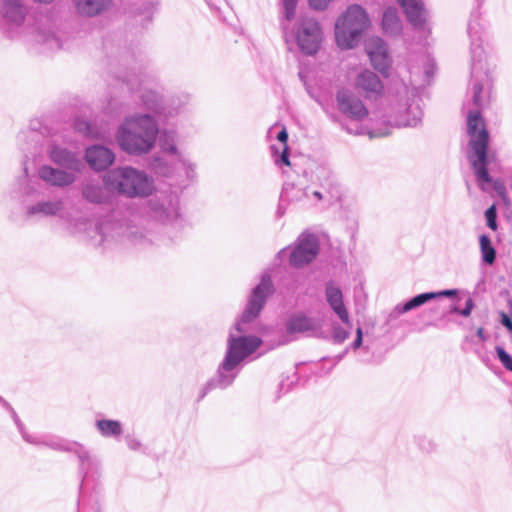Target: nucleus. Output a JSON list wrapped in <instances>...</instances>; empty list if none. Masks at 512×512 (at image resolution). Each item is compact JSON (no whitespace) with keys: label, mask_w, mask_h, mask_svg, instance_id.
<instances>
[{"label":"nucleus","mask_w":512,"mask_h":512,"mask_svg":"<svg viewBox=\"0 0 512 512\" xmlns=\"http://www.w3.org/2000/svg\"><path fill=\"white\" fill-rule=\"evenodd\" d=\"M116 77L118 80L126 84L129 90L135 91L143 83L146 76L143 72L142 65L135 63L123 74L117 75Z\"/></svg>","instance_id":"c85d7f7f"},{"label":"nucleus","mask_w":512,"mask_h":512,"mask_svg":"<svg viewBox=\"0 0 512 512\" xmlns=\"http://www.w3.org/2000/svg\"><path fill=\"white\" fill-rule=\"evenodd\" d=\"M356 90L366 99L376 100L383 94L384 86L380 78L370 70L360 72L354 82Z\"/></svg>","instance_id":"aec40b11"},{"label":"nucleus","mask_w":512,"mask_h":512,"mask_svg":"<svg viewBox=\"0 0 512 512\" xmlns=\"http://www.w3.org/2000/svg\"><path fill=\"white\" fill-rule=\"evenodd\" d=\"M500 323L509 331L512 332V319L505 312L500 313Z\"/></svg>","instance_id":"8fccbe9b"},{"label":"nucleus","mask_w":512,"mask_h":512,"mask_svg":"<svg viewBox=\"0 0 512 512\" xmlns=\"http://www.w3.org/2000/svg\"><path fill=\"white\" fill-rule=\"evenodd\" d=\"M45 151L55 167L49 164L39 166L38 178L57 188H66L74 184L77 174L81 173L85 167L81 153L76 149H69L56 139L48 140Z\"/></svg>","instance_id":"20e7f679"},{"label":"nucleus","mask_w":512,"mask_h":512,"mask_svg":"<svg viewBox=\"0 0 512 512\" xmlns=\"http://www.w3.org/2000/svg\"><path fill=\"white\" fill-rule=\"evenodd\" d=\"M299 78L304 83V85H306L305 76H304V74L302 72H299Z\"/></svg>","instance_id":"6e6d98bb"},{"label":"nucleus","mask_w":512,"mask_h":512,"mask_svg":"<svg viewBox=\"0 0 512 512\" xmlns=\"http://www.w3.org/2000/svg\"><path fill=\"white\" fill-rule=\"evenodd\" d=\"M295 39L302 53L308 56L316 54L323 40L319 23L313 18H302L297 23Z\"/></svg>","instance_id":"4468645a"},{"label":"nucleus","mask_w":512,"mask_h":512,"mask_svg":"<svg viewBox=\"0 0 512 512\" xmlns=\"http://www.w3.org/2000/svg\"><path fill=\"white\" fill-rule=\"evenodd\" d=\"M262 344V340L253 335L235 336L229 334L227 348L215 374L201 387L198 401L213 390H225L233 385L240 374L244 360L253 354Z\"/></svg>","instance_id":"7ed1b4c3"},{"label":"nucleus","mask_w":512,"mask_h":512,"mask_svg":"<svg viewBox=\"0 0 512 512\" xmlns=\"http://www.w3.org/2000/svg\"><path fill=\"white\" fill-rule=\"evenodd\" d=\"M477 336H478L479 338H481V339H483V338H484V329H483V328H479V329L477 330Z\"/></svg>","instance_id":"5fc2aeb1"},{"label":"nucleus","mask_w":512,"mask_h":512,"mask_svg":"<svg viewBox=\"0 0 512 512\" xmlns=\"http://www.w3.org/2000/svg\"><path fill=\"white\" fill-rule=\"evenodd\" d=\"M273 292L274 286L270 274H262L259 284L252 289L245 309L240 319L235 324V329L239 333L247 332L245 325L251 323L259 316L268 297L272 295Z\"/></svg>","instance_id":"ddd939ff"},{"label":"nucleus","mask_w":512,"mask_h":512,"mask_svg":"<svg viewBox=\"0 0 512 512\" xmlns=\"http://www.w3.org/2000/svg\"><path fill=\"white\" fill-rule=\"evenodd\" d=\"M366 52L373 68L383 75H388L391 59L386 43L379 37H372L366 43Z\"/></svg>","instance_id":"a211bd4d"},{"label":"nucleus","mask_w":512,"mask_h":512,"mask_svg":"<svg viewBox=\"0 0 512 512\" xmlns=\"http://www.w3.org/2000/svg\"><path fill=\"white\" fill-rule=\"evenodd\" d=\"M159 147L162 152L174 156L175 160L179 158V154H182L178 151L176 142H177V133L174 130L164 129L161 132L159 131Z\"/></svg>","instance_id":"7c9ffc66"},{"label":"nucleus","mask_w":512,"mask_h":512,"mask_svg":"<svg viewBox=\"0 0 512 512\" xmlns=\"http://www.w3.org/2000/svg\"><path fill=\"white\" fill-rule=\"evenodd\" d=\"M27 11L22 0H1L0 30L10 38L16 37L17 30L25 21Z\"/></svg>","instance_id":"2eb2a0df"},{"label":"nucleus","mask_w":512,"mask_h":512,"mask_svg":"<svg viewBox=\"0 0 512 512\" xmlns=\"http://www.w3.org/2000/svg\"><path fill=\"white\" fill-rule=\"evenodd\" d=\"M40 138L41 135L36 129L21 131L17 136L18 143L24 151H29L30 145L38 144L40 142Z\"/></svg>","instance_id":"c9c22d12"},{"label":"nucleus","mask_w":512,"mask_h":512,"mask_svg":"<svg viewBox=\"0 0 512 512\" xmlns=\"http://www.w3.org/2000/svg\"><path fill=\"white\" fill-rule=\"evenodd\" d=\"M210 9L216 13H221L222 8L226 5L225 0H204Z\"/></svg>","instance_id":"37998d69"},{"label":"nucleus","mask_w":512,"mask_h":512,"mask_svg":"<svg viewBox=\"0 0 512 512\" xmlns=\"http://www.w3.org/2000/svg\"><path fill=\"white\" fill-rule=\"evenodd\" d=\"M284 8V17L286 21H291L294 18L297 0H282Z\"/></svg>","instance_id":"79ce46f5"},{"label":"nucleus","mask_w":512,"mask_h":512,"mask_svg":"<svg viewBox=\"0 0 512 512\" xmlns=\"http://www.w3.org/2000/svg\"><path fill=\"white\" fill-rule=\"evenodd\" d=\"M48 448L74 454L79 461V475L82 483L97 480L100 476L101 463L83 444L55 436L48 442Z\"/></svg>","instance_id":"9b49d317"},{"label":"nucleus","mask_w":512,"mask_h":512,"mask_svg":"<svg viewBox=\"0 0 512 512\" xmlns=\"http://www.w3.org/2000/svg\"><path fill=\"white\" fill-rule=\"evenodd\" d=\"M476 7L472 10L467 33L470 38L471 53V93L473 103L481 107L486 103V91L491 88V77L483 48V28L479 22V8L484 0H474Z\"/></svg>","instance_id":"39448f33"},{"label":"nucleus","mask_w":512,"mask_h":512,"mask_svg":"<svg viewBox=\"0 0 512 512\" xmlns=\"http://www.w3.org/2000/svg\"><path fill=\"white\" fill-rule=\"evenodd\" d=\"M431 300H434V296L433 294H430V292L418 294L409 299L408 301H406L405 303L396 305L395 308L389 314L388 318L389 320L396 319L401 314L416 309Z\"/></svg>","instance_id":"cd10ccee"},{"label":"nucleus","mask_w":512,"mask_h":512,"mask_svg":"<svg viewBox=\"0 0 512 512\" xmlns=\"http://www.w3.org/2000/svg\"><path fill=\"white\" fill-rule=\"evenodd\" d=\"M24 175L20 180L21 204L25 209V215L28 218H45L58 216L63 210V201L61 199H42L35 201L42 191L38 181L28 177V168L23 169Z\"/></svg>","instance_id":"6e6552de"},{"label":"nucleus","mask_w":512,"mask_h":512,"mask_svg":"<svg viewBox=\"0 0 512 512\" xmlns=\"http://www.w3.org/2000/svg\"><path fill=\"white\" fill-rule=\"evenodd\" d=\"M486 93V103L481 107H477L472 102L475 109L469 110L467 114V133L470 136L467 158L480 189L485 192L494 190L499 197L505 199L507 190L504 183L499 179H493L488 171L490 164L488 156L489 134L481 116V109L489 102L490 90L486 91Z\"/></svg>","instance_id":"f03ea898"},{"label":"nucleus","mask_w":512,"mask_h":512,"mask_svg":"<svg viewBox=\"0 0 512 512\" xmlns=\"http://www.w3.org/2000/svg\"><path fill=\"white\" fill-rule=\"evenodd\" d=\"M158 164L155 166L157 172L162 174L164 177H173L174 175H180V170L185 174L188 180H194L196 178V166L192 163L184 154H179V158L174 160L171 165H168L162 160H157Z\"/></svg>","instance_id":"412c9836"},{"label":"nucleus","mask_w":512,"mask_h":512,"mask_svg":"<svg viewBox=\"0 0 512 512\" xmlns=\"http://www.w3.org/2000/svg\"><path fill=\"white\" fill-rule=\"evenodd\" d=\"M82 197L93 204H102L107 200L103 188L97 183H87L82 187Z\"/></svg>","instance_id":"473e14b6"},{"label":"nucleus","mask_w":512,"mask_h":512,"mask_svg":"<svg viewBox=\"0 0 512 512\" xmlns=\"http://www.w3.org/2000/svg\"><path fill=\"white\" fill-rule=\"evenodd\" d=\"M497 357L502 365L509 371L512 372V357L511 355L501 346L495 348Z\"/></svg>","instance_id":"a19ab883"},{"label":"nucleus","mask_w":512,"mask_h":512,"mask_svg":"<svg viewBox=\"0 0 512 512\" xmlns=\"http://www.w3.org/2000/svg\"><path fill=\"white\" fill-rule=\"evenodd\" d=\"M362 343H363V331H362L361 327H358L356 329V338L353 341V343L351 344V348L353 350H357L361 347Z\"/></svg>","instance_id":"09e8293b"},{"label":"nucleus","mask_w":512,"mask_h":512,"mask_svg":"<svg viewBox=\"0 0 512 512\" xmlns=\"http://www.w3.org/2000/svg\"><path fill=\"white\" fill-rule=\"evenodd\" d=\"M147 207L150 218L160 225L157 231L132 224H128L123 229L121 224L110 220L93 225L86 218L72 220L69 223V229L72 233L90 240L94 246H103L120 234L141 248H168L176 244L184 228V218L180 212L178 197L155 196L148 200Z\"/></svg>","instance_id":"f257e3e1"},{"label":"nucleus","mask_w":512,"mask_h":512,"mask_svg":"<svg viewBox=\"0 0 512 512\" xmlns=\"http://www.w3.org/2000/svg\"><path fill=\"white\" fill-rule=\"evenodd\" d=\"M346 353H347V349H346L342 354H340V355L337 357V358H338V360H341V359L344 357V355H345Z\"/></svg>","instance_id":"4d7b16f0"},{"label":"nucleus","mask_w":512,"mask_h":512,"mask_svg":"<svg viewBox=\"0 0 512 512\" xmlns=\"http://www.w3.org/2000/svg\"><path fill=\"white\" fill-rule=\"evenodd\" d=\"M404 10L409 23L416 29H422L427 20V10L423 0H397Z\"/></svg>","instance_id":"b1692460"},{"label":"nucleus","mask_w":512,"mask_h":512,"mask_svg":"<svg viewBox=\"0 0 512 512\" xmlns=\"http://www.w3.org/2000/svg\"><path fill=\"white\" fill-rule=\"evenodd\" d=\"M112 0H73L77 14L81 17L92 18L106 12Z\"/></svg>","instance_id":"393cba45"},{"label":"nucleus","mask_w":512,"mask_h":512,"mask_svg":"<svg viewBox=\"0 0 512 512\" xmlns=\"http://www.w3.org/2000/svg\"><path fill=\"white\" fill-rule=\"evenodd\" d=\"M282 27L284 30H286V25L284 23H282Z\"/></svg>","instance_id":"bf43d9fd"},{"label":"nucleus","mask_w":512,"mask_h":512,"mask_svg":"<svg viewBox=\"0 0 512 512\" xmlns=\"http://www.w3.org/2000/svg\"><path fill=\"white\" fill-rule=\"evenodd\" d=\"M405 99H399L393 104L388 116V123L394 127H417L422 123L423 109L417 88L404 86Z\"/></svg>","instance_id":"9d476101"},{"label":"nucleus","mask_w":512,"mask_h":512,"mask_svg":"<svg viewBox=\"0 0 512 512\" xmlns=\"http://www.w3.org/2000/svg\"><path fill=\"white\" fill-rule=\"evenodd\" d=\"M389 133H390V127L386 126L383 130L382 129H378V130L370 131L369 135H370L371 138H373V137L387 136Z\"/></svg>","instance_id":"3c124183"},{"label":"nucleus","mask_w":512,"mask_h":512,"mask_svg":"<svg viewBox=\"0 0 512 512\" xmlns=\"http://www.w3.org/2000/svg\"><path fill=\"white\" fill-rule=\"evenodd\" d=\"M33 45L37 52H55L62 48V40L51 25L39 26L33 34Z\"/></svg>","instance_id":"6ab92c4d"},{"label":"nucleus","mask_w":512,"mask_h":512,"mask_svg":"<svg viewBox=\"0 0 512 512\" xmlns=\"http://www.w3.org/2000/svg\"><path fill=\"white\" fill-rule=\"evenodd\" d=\"M312 195L318 200H328V191L314 190L311 192Z\"/></svg>","instance_id":"603ef678"},{"label":"nucleus","mask_w":512,"mask_h":512,"mask_svg":"<svg viewBox=\"0 0 512 512\" xmlns=\"http://www.w3.org/2000/svg\"><path fill=\"white\" fill-rule=\"evenodd\" d=\"M95 427L104 438H118L123 433L122 423L112 419H97Z\"/></svg>","instance_id":"2f4dec72"},{"label":"nucleus","mask_w":512,"mask_h":512,"mask_svg":"<svg viewBox=\"0 0 512 512\" xmlns=\"http://www.w3.org/2000/svg\"><path fill=\"white\" fill-rule=\"evenodd\" d=\"M368 25L369 17L366 11L357 4L349 6L335 23L337 45L342 49L353 48Z\"/></svg>","instance_id":"1a4fd4ad"},{"label":"nucleus","mask_w":512,"mask_h":512,"mask_svg":"<svg viewBox=\"0 0 512 512\" xmlns=\"http://www.w3.org/2000/svg\"><path fill=\"white\" fill-rule=\"evenodd\" d=\"M75 131L86 136V137H96L97 133L94 131L92 125L83 118H76L73 123Z\"/></svg>","instance_id":"4c0bfd02"},{"label":"nucleus","mask_w":512,"mask_h":512,"mask_svg":"<svg viewBox=\"0 0 512 512\" xmlns=\"http://www.w3.org/2000/svg\"><path fill=\"white\" fill-rule=\"evenodd\" d=\"M459 311H460V308L456 304H453V305H451L448 313L449 314H459Z\"/></svg>","instance_id":"864d4df0"},{"label":"nucleus","mask_w":512,"mask_h":512,"mask_svg":"<svg viewBox=\"0 0 512 512\" xmlns=\"http://www.w3.org/2000/svg\"><path fill=\"white\" fill-rule=\"evenodd\" d=\"M271 150H272V152H273V153H274V152H278V151L275 149V146H271Z\"/></svg>","instance_id":"13d9d810"},{"label":"nucleus","mask_w":512,"mask_h":512,"mask_svg":"<svg viewBox=\"0 0 512 512\" xmlns=\"http://www.w3.org/2000/svg\"><path fill=\"white\" fill-rule=\"evenodd\" d=\"M475 304L472 298H468L465 302V307L460 309L459 315L463 317H469L471 315V312L474 308Z\"/></svg>","instance_id":"49530a36"},{"label":"nucleus","mask_w":512,"mask_h":512,"mask_svg":"<svg viewBox=\"0 0 512 512\" xmlns=\"http://www.w3.org/2000/svg\"><path fill=\"white\" fill-rule=\"evenodd\" d=\"M0 403L11 412V416H12L15 424H16L22 438L26 442H28L32 445H36V446L48 447V442L53 441V439L55 437L54 435H49V434L32 435V434H29L25 430V427H24L23 423L21 422V420L19 419V417L17 416L16 412L9 405V403L6 402L1 396H0Z\"/></svg>","instance_id":"a878e982"},{"label":"nucleus","mask_w":512,"mask_h":512,"mask_svg":"<svg viewBox=\"0 0 512 512\" xmlns=\"http://www.w3.org/2000/svg\"><path fill=\"white\" fill-rule=\"evenodd\" d=\"M141 102L143 106L155 113L157 116H168L171 115V111L166 112V107L164 105V98L162 94L153 89L145 88L141 95Z\"/></svg>","instance_id":"bb28decb"},{"label":"nucleus","mask_w":512,"mask_h":512,"mask_svg":"<svg viewBox=\"0 0 512 512\" xmlns=\"http://www.w3.org/2000/svg\"><path fill=\"white\" fill-rule=\"evenodd\" d=\"M105 186L128 198L146 197L153 191V181L144 172L130 166L109 170L103 178Z\"/></svg>","instance_id":"0eeeda50"},{"label":"nucleus","mask_w":512,"mask_h":512,"mask_svg":"<svg viewBox=\"0 0 512 512\" xmlns=\"http://www.w3.org/2000/svg\"><path fill=\"white\" fill-rule=\"evenodd\" d=\"M331 2L332 0H309L311 8L319 11L325 10Z\"/></svg>","instance_id":"c03bdc74"},{"label":"nucleus","mask_w":512,"mask_h":512,"mask_svg":"<svg viewBox=\"0 0 512 512\" xmlns=\"http://www.w3.org/2000/svg\"><path fill=\"white\" fill-rule=\"evenodd\" d=\"M320 242L316 234L308 231L302 232L295 242L277 253V259L282 261L288 257L291 267L301 268L312 263L319 254Z\"/></svg>","instance_id":"f8f14e48"},{"label":"nucleus","mask_w":512,"mask_h":512,"mask_svg":"<svg viewBox=\"0 0 512 512\" xmlns=\"http://www.w3.org/2000/svg\"><path fill=\"white\" fill-rule=\"evenodd\" d=\"M159 127L148 113L135 114L124 119L116 132L119 147L130 155H144L155 146Z\"/></svg>","instance_id":"423d86ee"},{"label":"nucleus","mask_w":512,"mask_h":512,"mask_svg":"<svg viewBox=\"0 0 512 512\" xmlns=\"http://www.w3.org/2000/svg\"><path fill=\"white\" fill-rule=\"evenodd\" d=\"M485 219L486 224L488 228H490L493 231H496L498 228L497 223V208L495 204H492L490 207H488L485 211Z\"/></svg>","instance_id":"58836bf2"},{"label":"nucleus","mask_w":512,"mask_h":512,"mask_svg":"<svg viewBox=\"0 0 512 512\" xmlns=\"http://www.w3.org/2000/svg\"><path fill=\"white\" fill-rule=\"evenodd\" d=\"M382 29L385 34L396 36L402 30L401 20L395 7H388L382 17Z\"/></svg>","instance_id":"c756f323"},{"label":"nucleus","mask_w":512,"mask_h":512,"mask_svg":"<svg viewBox=\"0 0 512 512\" xmlns=\"http://www.w3.org/2000/svg\"><path fill=\"white\" fill-rule=\"evenodd\" d=\"M430 294H433L434 299H438L441 297L451 298L458 294V290L457 289H446V290H441V291H437V292H430Z\"/></svg>","instance_id":"a18cd8bd"},{"label":"nucleus","mask_w":512,"mask_h":512,"mask_svg":"<svg viewBox=\"0 0 512 512\" xmlns=\"http://www.w3.org/2000/svg\"><path fill=\"white\" fill-rule=\"evenodd\" d=\"M349 331L341 327L339 324H333L332 326V339L336 344L343 343L349 337Z\"/></svg>","instance_id":"ea45409f"},{"label":"nucleus","mask_w":512,"mask_h":512,"mask_svg":"<svg viewBox=\"0 0 512 512\" xmlns=\"http://www.w3.org/2000/svg\"><path fill=\"white\" fill-rule=\"evenodd\" d=\"M126 444L130 450L137 451L141 448L142 444L140 440L130 435L126 436Z\"/></svg>","instance_id":"de8ad7c7"},{"label":"nucleus","mask_w":512,"mask_h":512,"mask_svg":"<svg viewBox=\"0 0 512 512\" xmlns=\"http://www.w3.org/2000/svg\"><path fill=\"white\" fill-rule=\"evenodd\" d=\"M325 297L330 308L339 317L343 324L348 328H351V322L349 319L348 311L343 302V293L340 287L330 281L325 287Z\"/></svg>","instance_id":"5701e85b"},{"label":"nucleus","mask_w":512,"mask_h":512,"mask_svg":"<svg viewBox=\"0 0 512 512\" xmlns=\"http://www.w3.org/2000/svg\"><path fill=\"white\" fill-rule=\"evenodd\" d=\"M303 197H309L308 190H302L292 183H285L280 194L281 202H297Z\"/></svg>","instance_id":"f704fd0d"},{"label":"nucleus","mask_w":512,"mask_h":512,"mask_svg":"<svg viewBox=\"0 0 512 512\" xmlns=\"http://www.w3.org/2000/svg\"><path fill=\"white\" fill-rule=\"evenodd\" d=\"M320 328L319 323L302 312L291 314L285 321V339L281 344L294 340L293 335L306 332H315Z\"/></svg>","instance_id":"f3484780"},{"label":"nucleus","mask_w":512,"mask_h":512,"mask_svg":"<svg viewBox=\"0 0 512 512\" xmlns=\"http://www.w3.org/2000/svg\"><path fill=\"white\" fill-rule=\"evenodd\" d=\"M338 110L352 121H362L369 112L363 101L349 89L341 88L336 92Z\"/></svg>","instance_id":"dca6fc26"},{"label":"nucleus","mask_w":512,"mask_h":512,"mask_svg":"<svg viewBox=\"0 0 512 512\" xmlns=\"http://www.w3.org/2000/svg\"><path fill=\"white\" fill-rule=\"evenodd\" d=\"M277 139L283 144V151L278 158H275L277 165H290L289 152L287 147L288 133L285 127H283L277 134Z\"/></svg>","instance_id":"e433bc0d"},{"label":"nucleus","mask_w":512,"mask_h":512,"mask_svg":"<svg viewBox=\"0 0 512 512\" xmlns=\"http://www.w3.org/2000/svg\"><path fill=\"white\" fill-rule=\"evenodd\" d=\"M85 160L95 171H103L113 164L114 152L102 145H92L85 151Z\"/></svg>","instance_id":"4be33fe9"},{"label":"nucleus","mask_w":512,"mask_h":512,"mask_svg":"<svg viewBox=\"0 0 512 512\" xmlns=\"http://www.w3.org/2000/svg\"><path fill=\"white\" fill-rule=\"evenodd\" d=\"M479 245L482 262L490 266L493 265L496 260L497 252L490 237L486 234L480 235Z\"/></svg>","instance_id":"72a5a7b5"}]
</instances>
